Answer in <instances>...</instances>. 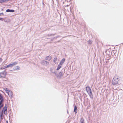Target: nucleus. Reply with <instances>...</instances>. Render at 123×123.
I'll return each instance as SVG.
<instances>
[{
    "mask_svg": "<svg viewBox=\"0 0 123 123\" xmlns=\"http://www.w3.org/2000/svg\"><path fill=\"white\" fill-rule=\"evenodd\" d=\"M118 78L117 76H115L113 78L112 80V84L114 85H115L118 83Z\"/></svg>",
    "mask_w": 123,
    "mask_h": 123,
    "instance_id": "2",
    "label": "nucleus"
},
{
    "mask_svg": "<svg viewBox=\"0 0 123 123\" xmlns=\"http://www.w3.org/2000/svg\"><path fill=\"white\" fill-rule=\"evenodd\" d=\"M0 118L1 121L3 118V115L2 112L0 113Z\"/></svg>",
    "mask_w": 123,
    "mask_h": 123,
    "instance_id": "11",
    "label": "nucleus"
},
{
    "mask_svg": "<svg viewBox=\"0 0 123 123\" xmlns=\"http://www.w3.org/2000/svg\"><path fill=\"white\" fill-rule=\"evenodd\" d=\"M62 65L60 64H59L57 66V68L56 69L57 70H58L61 67Z\"/></svg>",
    "mask_w": 123,
    "mask_h": 123,
    "instance_id": "16",
    "label": "nucleus"
},
{
    "mask_svg": "<svg viewBox=\"0 0 123 123\" xmlns=\"http://www.w3.org/2000/svg\"><path fill=\"white\" fill-rule=\"evenodd\" d=\"M51 58V57L50 56H48L46 57L45 60L48 61H50Z\"/></svg>",
    "mask_w": 123,
    "mask_h": 123,
    "instance_id": "13",
    "label": "nucleus"
},
{
    "mask_svg": "<svg viewBox=\"0 0 123 123\" xmlns=\"http://www.w3.org/2000/svg\"><path fill=\"white\" fill-rule=\"evenodd\" d=\"M9 96L12 97L13 95V94L12 91H10L8 93H7Z\"/></svg>",
    "mask_w": 123,
    "mask_h": 123,
    "instance_id": "10",
    "label": "nucleus"
},
{
    "mask_svg": "<svg viewBox=\"0 0 123 123\" xmlns=\"http://www.w3.org/2000/svg\"><path fill=\"white\" fill-rule=\"evenodd\" d=\"M2 61V59L1 58H0V62Z\"/></svg>",
    "mask_w": 123,
    "mask_h": 123,
    "instance_id": "29",
    "label": "nucleus"
},
{
    "mask_svg": "<svg viewBox=\"0 0 123 123\" xmlns=\"http://www.w3.org/2000/svg\"><path fill=\"white\" fill-rule=\"evenodd\" d=\"M18 63L17 62H15L12 63H11V64L7 65V67L8 68L9 67H12L15 65L17 64Z\"/></svg>",
    "mask_w": 123,
    "mask_h": 123,
    "instance_id": "4",
    "label": "nucleus"
},
{
    "mask_svg": "<svg viewBox=\"0 0 123 123\" xmlns=\"http://www.w3.org/2000/svg\"><path fill=\"white\" fill-rule=\"evenodd\" d=\"M86 90L90 98L92 99L93 98V96L90 88L89 86H87L86 88Z\"/></svg>",
    "mask_w": 123,
    "mask_h": 123,
    "instance_id": "1",
    "label": "nucleus"
},
{
    "mask_svg": "<svg viewBox=\"0 0 123 123\" xmlns=\"http://www.w3.org/2000/svg\"><path fill=\"white\" fill-rule=\"evenodd\" d=\"M4 19L3 18H0V20H1V21H3Z\"/></svg>",
    "mask_w": 123,
    "mask_h": 123,
    "instance_id": "26",
    "label": "nucleus"
},
{
    "mask_svg": "<svg viewBox=\"0 0 123 123\" xmlns=\"http://www.w3.org/2000/svg\"><path fill=\"white\" fill-rule=\"evenodd\" d=\"M65 58H63L62 59V60L61 61V62L59 64H61L62 65L63 64L65 61Z\"/></svg>",
    "mask_w": 123,
    "mask_h": 123,
    "instance_id": "9",
    "label": "nucleus"
},
{
    "mask_svg": "<svg viewBox=\"0 0 123 123\" xmlns=\"http://www.w3.org/2000/svg\"><path fill=\"white\" fill-rule=\"evenodd\" d=\"M3 15V13H0V15Z\"/></svg>",
    "mask_w": 123,
    "mask_h": 123,
    "instance_id": "27",
    "label": "nucleus"
},
{
    "mask_svg": "<svg viewBox=\"0 0 123 123\" xmlns=\"http://www.w3.org/2000/svg\"><path fill=\"white\" fill-rule=\"evenodd\" d=\"M6 74V72L5 71L0 73V75L1 77L5 78Z\"/></svg>",
    "mask_w": 123,
    "mask_h": 123,
    "instance_id": "5",
    "label": "nucleus"
},
{
    "mask_svg": "<svg viewBox=\"0 0 123 123\" xmlns=\"http://www.w3.org/2000/svg\"><path fill=\"white\" fill-rule=\"evenodd\" d=\"M7 65L5 66H4L0 68L1 69H5V68H7Z\"/></svg>",
    "mask_w": 123,
    "mask_h": 123,
    "instance_id": "18",
    "label": "nucleus"
},
{
    "mask_svg": "<svg viewBox=\"0 0 123 123\" xmlns=\"http://www.w3.org/2000/svg\"><path fill=\"white\" fill-rule=\"evenodd\" d=\"M92 42V41L91 40H89L88 41V43L89 44H91Z\"/></svg>",
    "mask_w": 123,
    "mask_h": 123,
    "instance_id": "22",
    "label": "nucleus"
},
{
    "mask_svg": "<svg viewBox=\"0 0 123 123\" xmlns=\"http://www.w3.org/2000/svg\"><path fill=\"white\" fill-rule=\"evenodd\" d=\"M3 106V105H1L0 106V107H1V108Z\"/></svg>",
    "mask_w": 123,
    "mask_h": 123,
    "instance_id": "28",
    "label": "nucleus"
},
{
    "mask_svg": "<svg viewBox=\"0 0 123 123\" xmlns=\"http://www.w3.org/2000/svg\"><path fill=\"white\" fill-rule=\"evenodd\" d=\"M6 123H8V121H6Z\"/></svg>",
    "mask_w": 123,
    "mask_h": 123,
    "instance_id": "31",
    "label": "nucleus"
},
{
    "mask_svg": "<svg viewBox=\"0 0 123 123\" xmlns=\"http://www.w3.org/2000/svg\"><path fill=\"white\" fill-rule=\"evenodd\" d=\"M64 72L62 71L60 72L57 77L58 78H60L62 76H63Z\"/></svg>",
    "mask_w": 123,
    "mask_h": 123,
    "instance_id": "7",
    "label": "nucleus"
},
{
    "mask_svg": "<svg viewBox=\"0 0 123 123\" xmlns=\"http://www.w3.org/2000/svg\"><path fill=\"white\" fill-rule=\"evenodd\" d=\"M4 2V0H0V3H2Z\"/></svg>",
    "mask_w": 123,
    "mask_h": 123,
    "instance_id": "23",
    "label": "nucleus"
},
{
    "mask_svg": "<svg viewBox=\"0 0 123 123\" xmlns=\"http://www.w3.org/2000/svg\"><path fill=\"white\" fill-rule=\"evenodd\" d=\"M3 100H1L0 101V106L2 105L3 102Z\"/></svg>",
    "mask_w": 123,
    "mask_h": 123,
    "instance_id": "21",
    "label": "nucleus"
},
{
    "mask_svg": "<svg viewBox=\"0 0 123 123\" xmlns=\"http://www.w3.org/2000/svg\"><path fill=\"white\" fill-rule=\"evenodd\" d=\"M6 12H14V10H10L9 9H7L6 10Z\"/></svg>",
    "mask_w": 123,
    "mask_h": 123,
    "instance_id": "12",
    "label": "nucleus"
},
{
    "mask_svg": "<svg viewBox=\"0 0 123 123\" xmlns=\"http://www.w3.org/2000/svg\"><path fill=\"white\" fill-rule=\"evenodd\" d=\"M3 100V96L1 94H0V100Z\"/></svg>",
    "mask_w": 123,
    "mask_h": 123,
    "instance_id": "20",
    "label": "nucleus"
},
{
    "mask_svg": "<svg viewBox=\"0 0 123 123\" xmlns=\"http://www.w3.org/2000/svg\"><path fill=\"white\" fill-rule=\"evenodd\" d=\"M41 64L47 66L49 65V62L45 61L43 60L41 62Z\"/></svg>",
    "mask_w": 123,
    "mask_h": 123,
    "instance_id": "6",
    "label": "nucleus"
},
{
    "mask_svg": "<svg viewBox=\"0 0 123 123\" xmlns=\"http://www.w3.org/2000/svg\"><path fill=\"white\" fill-rule=\"evenodd\" d=\"M4 90L6 92L8 93L9 91H10L9 89L7 88H5L4 89Z\"/></svg>",
    "mask_w": 123,
    "mask_h": 123,
    "instance_id": "19",
    "label": "nucleus"
},
{
    "mask_svg": "<svg viewBox=\"0 0 123 123\" xmlns=\"http://www.w3.org/2000/svg\"><path fill=\"white\" fill-rule=\"evenodd\" d=\"M80 123H85L84 120L83 118H81L80 121Z\"/></svg>",
    "mask_w": 123,
    "mask_h": 123,
    "instance_id": "14",
    "label": "nucleus"
},
{
    "mask_svg": "<svg viewBox=\"0 0 123 123\" xmlns=\"http://www.w3.org/2000/svg\"><path fill=\"white\" fill-rule=\"evenodd\" d=\"M57 58L55 57L54 58V62L56 64L57 63Z\"/></svg>",
    "mask_w": 123,
    "mask_h": 123,
    "instance_id": "17",
    "label": "nucleus"
},
{
    "mask_svg": "<svg viewBox=\"0 0 123 123\" xmlns=\"http://www.w3.org/2000/svg\"><path fill=\"white\" fill-rule=\"evenodd\" d=\"M59 36H56V37H54L53 38V39H56Z\"/></svg>",
    "mask_w": 123,
    "mask_h": 123,
    "instance_id": "24",
    "label": "nucleus"
},
{
    "mask_svg": "<svg viewBox=\"0 0 123 123\" xmlns=\"http://www.w3.org/2000/svg\"><path fill=\"white\" fill-rule=\"evenodd\" d=\"M3 111V113L5 115H6L7 114V105L5 104V106L3 108L2 112Z\"/></svg>",
    "mask_w": 123,
    "mask_h": 123,
    "instance_id": "3",
    "label": "nucleus"
},
{
    "mask_svg": "<svg viewBox=\"0 0 123 123\" xmlns=\"http://www.w3.org/2000/svg\"><path fill=\"white\" fill-rule=\"evenodd\" d=\"M20 68L18 66H17L13 68V70H20Z\"/></svg>",
    "mask_w": 123,
    "mask_h": 123,
    "instance_id": "8",
    "label": "nucleus"
},
{
    "mask_svg": "<svg viewBox=\"0 0 123 123\" xmlns=\"http://www.w3.org/2000/svg\"><path fill=\"white\" fill-rule=\"evenodd\" d=\"M55 35V34H50L49 35V36H54V35Z\"/></svg>",
    "mask_w": 123,
    "mask_h": 123,
    "instance_id": "25",
    "label": "nucleus"
},
{
    "mask_svg": "<svg viewBox=\"0 0 123 123\" xmlns=\"http://www.w3.org/2000/svg\"><path fill=\"white\" fill-rule=\"evenodd\" d=\"M74 111L75 113H76L77 112V108L76 106H75L74 107Z\"/></svg>",
    "mask_w": 123,
    "mask_h": 123,
    "instance_id": "15",
    "label": "nucleus"
},
{
    "mask_svg": "<svg viewBox=\"0 0 123 123\" xmlns=\"http://www.w3.org/2000/svg\"><path fill=\"white\" fill-rule=\"evenodd\" d=\"M52 73H54V74H56V73H55V72H52Z\"/></svg>",
    "mask_w": 123,
    "mask_h": 123,
    "instance_id": "30",
    "label": "nucleus"
}]
</instances>
